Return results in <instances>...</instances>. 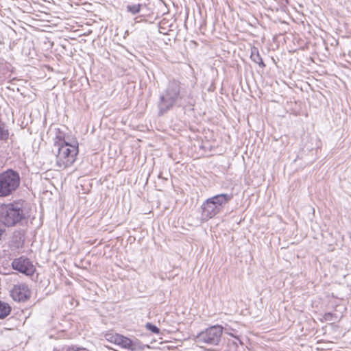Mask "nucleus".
Wrapping results in <instances>:
<instances>
[{
	"label": "nucleus",
	"mask_w": 351,
	"mask_h": 351,
	"mask_svg": "<svg viewBox=\"0 0 351 351\" xmlns=\"http://www.w3.org/2000/svg\"><path fill=\"white\" fill-rule=\"evenodd\" d=\"M232 198V195L221 193L207 199L202 204V216L206 219H211L220 213L224 206Z\"/></svg>",
	"instance_id": "20e7f679"
},
{
	"label": "nucleus",
	"mask_w": 351,
	"mask_h": 351,
	"mask_svg": "<svg viewBox=\"0 0 351 351\" xmlns=\"http://www.w3.org/2000/svg\"><path fill=\"white\" fill-rule=\"evenodd\" d=\"M5 232V229L0 227V240Z\"/></svg>",
	"instance_id": "2eb2a0df"
},
{
	"label": "nucleus",
	"mask_w": 351,
	"mask_h": 351,
	"mask_svg": "<svg viewBox=\"0 0 351 351\" xmlns=\"http://www.w3.org/2000/svg\"><path fill=\"white\" fill-rule=\"evenodd\" d=\"M250 58L255 63L258 64L259 65L263 66H265L262 58L261 57L258 51L256 48H254L253 49H252Z\"/></svg>",
	"instance_id": "9b49d317"
},
{
	"label": "nucleus",
	"mask_w": 351,
	"mask_h": 351,
	"mask_svg": "<svg viewBox=\"0 0 351 351\" xmlns=\"http://www.w3.org/2000/svg\"><path fill=\"white\" fill-rule=\"evenodd\" d=\"M10 293L13 300L18 302H25L31 296V291L25 283L15 285Z\"/></svg>",
	"instance_id": "1a4fd4ad"
},
{
	"label": "nucleus",
	"mask_w": 351,
	"mask_h": 351,
	"mask_svg": "<svg viewBox=\"0 0 351 351\" xmlns=\"http://www.w3.org/2000/svg\"><path fill=\"white\" fill-rule=\"evenodd\" d=\"M222 332V326L219 325L213 326L198 334L195 341L199 344L217 345L220 341Z\"/></svg>",
	"instance_id": "423d86ee"
},
{
	"label": "nucleus",
	"mask_w": 351,
	"mask_h": 351,
	"mask_svg": "<svg viewBox=\"0 0 351 351\" xmlns=\"http://www.w3.org/2000/svg\"><path fill=\"white\" fill-rule=\"evenodd\" d=\"M27 216V211L23 202L0 205V222L5 226H14L26 219Z\"/></svg>",
	"instance_id": "f257e3e1"
},
{
	"label": "nucleus",
	"mask_w": 351,
	"mask_h": 351,
	"mask_svg": "<svg viewBox=\"0 0 351 351\" xmlns=\"http://www.w3.org/2000/svg\"><path fill=\"white\" fill-rule=\"evenodd\" d=\"M142 4L140 3H131L128 4L126 7L127 11L132 14H136L140 12Z\"/></svg>",
	"instance_id": "f8f14e48"
},
{
	"label": "nucleus",
	"mask_w": 351,
	"mask_h": 351,
	"mask_svg": "<svg viewBox=\"0 0 351 351\" xmlns=\"http://www.w3.org/2000/svg\"><path fill=\"white\" fill-rule=\"evenodd\" d=\"M105 337L107 341L131 351H135L141 348V346L138 340L136 339L135 341H132L130 339L117 333H107L105 335Z\"/></svg>",
	"instance_id": "0eeeda50"
},
{
	"label": "nucleus",
	"mask_w": 351,
	"mask_h": 351,
	"mask_svg": "<svg viewBox=\"0 0 351 351\" xmlns=\"http://www.w3.org/2000/svg\"><path fill=\"white\" fill-rule=\"evenodd\" d=\"M180 98V85L176 80L170 81L164 93L161 94L158 104V114L163 115L173 107Z\"/></svg>",
	"instance_id": "7ed1b4c3"
},
{
	"label": "nucleus",
	"mask_w": 351,
	"mask_h": 351,
	"mask_svg": "<svg viewBox=\"0 0 351 351\" xmlns=\"http://www.w3.org/2000/svg\"><path fill=\"white\" fill-rule=\"evenodd\" d=\"M11 312V307L9 304L0 300V319H4Z\"/></svg>",
	"instance_id": "9d476101"
},
{
	"label": "nucleus",
	"mask_w": 351,
	"mask_h": 351,
	"mask_svg": "<svg viewBox=\"0 0 351 351\" xmlns=\"http://www.w3.org/2000/svg\"><path fill=\"white\" fill-rule=\"evenodd\" d=\"M8 130L4 123L0 121V140H6L8 138Z\"/></svg>",
	"instance_id": "ddd939ff"
},
{
	"label": "nucleus",
	"mask_w": 351,
	"mask_h": 351,
	"mask_svg": "<svg viewBox=\"0 0 351 351\" xmlns=\"http://www.w3.org/2000/svg\"><path fill=\"white\" fill-rule=\"evenodd\" d=\"M58 152L56 155V165L60 169H65L73 164L78 153V143L73 141L69 143L65 140L58 143Z\"/></svg>",
	"instance_id": "f03ea898"
},
{
	"label": "nucleus",
	"mask_w": 351,
	"mask_h": 351,
	"mask_svg": "<svg viewBox=\"0 0 351 351\" xmlns=\"http://www.w3.org/2000/svg\"><path fill=\"white\" fill-rule=\"evenodd\" d=\"M145 327L147 330L152 331L153 333H155V334L160 333L159 328L158 327H156V326L152 324L151 323H147L145 325Z\"/></svg>",
	"instance_id": "4468645a"
},
{
	"label": "nucleus",
	"mask_w": 351,
	"mask_h": 351,
	"mask_svg": "<svg viewBox=\"0 0 351 351\" xmlns=\"http://www.w3.org/2000/svg\"><path fill=\"white\" fill-rule=\"evenodd\" d=\"M19 173L8 169L0 174V197H5L12 195L20 185Z\"/></svg>",
	"instance_id": "39448f33"
},
{
	"label": "nucleus",
	"mask_w": 351,
	"mask_h": 351,
	"mask_svg": "<svg viewBox=\"0 0 351 351\" xmlns=\"http://www.w3.org/2000/svg\"><path fill=\"white\" fill-rule=\"evenodd\" d=\"M12 267L14 270L27 276H32L35 271V268L29 258L25 256H21L14 259L12 263Z\"/></svg>",
	"instance_id": "6e6552de"
},
{
	"label": "nucleus",
	"mask_w": 351,
	"mask_h": 351,
	"mask_svg": "<svg viewBox=\"0 0 351 351\" xmlns=\"http://www.w3.org/2000/svg\"><path fill=\"white\" fill-rule=\"evenodd\" d=\"M332 315L330 313H328L325 315V319H328V316H331Z\"/></svg>",
	"instance_id": "dca6fc26"
}]
</instances>
